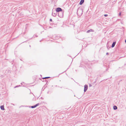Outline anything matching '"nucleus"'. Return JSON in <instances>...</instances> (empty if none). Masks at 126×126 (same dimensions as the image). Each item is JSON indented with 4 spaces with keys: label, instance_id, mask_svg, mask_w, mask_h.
Returning a JSON list of instances; mask_svg holds the SVG:
<instances>
[{
    "label": "nucleus",
    "instance_id": "nucleus-1",
    "mask_svg": "<svg viewBox=\"0 0 126 126\" xmlns=\"http://www.w3.org/2000/svg\"><path fill=\"white\" fill-rule=\"evenodd\" d=\"M64 11H63L58 13V16L62 18L63 17Z\"/></svg>",
    "mask_w": 126,
    "mask_h": 126
},
{
    "label": "nucleus",
    "instance_id": "nucleus-2",
    "mask_svg": "<svg viewBox=\"0 0 126 126\" xmlns=\"http://www.w3.org/2000/svg\"><path fill=\"white\" fill-rule=\"evenodd\" d=\"M63 11L62 9L60 7H58L56 9V12H57L59 13Z\"/></svg>",
    "mask_w": 126,
    "mask_h": 126
},
{
    "label": "nucleus",
    "instance_id": "nucleus-3",
    "mask_svg": "<svg viewBox=\"0 0 126 126\" xmlns=\"http://www.w3.org/2000/svg\"><path fill=\"white\" fill-rule=\"evenodd\" d=\"M80 12L81 13H80V15H80V16L81 15H82V13H83V11L82 10H78V9L77 10V14L78 15V16H79V13H78V12Z\"/></svg>",
    "mask_w": 126,
    "mask_h": 126
},
{
    "label": "nucleus",
    "instance_id": "nucleus-4",
    "mask_svg": "<svg viewBox=\"0 0 126 126\" xmlns=\"http://www.w3.org/2000/svg\"><path fill=\"white\" fill-rule=\"evenodd\" d=\"M88 88V86L86 84L84 86V92H86Z\"/></svg>",
    "mask_w": 126,
    "mask_h": 126
},
{
    "label": "nucleus",
    "instance_id": "nucleus-5",
    "mask_svg": "<svg viewBox=\"0 0 126 126\" xmlns=\"http://www.w3.org/2000/svg\"><path fill=\"white\" fill-rule=\"evenodd\" d=\"M116 43V41L112 43V44L111 46V47L112 48L113 47L115 46Z\"/></svg>",
    "mask_w": 126,
    "mask_h": 126
},
{
    "label": "nucleus",
    "instance_id": "nucleus-6",
    "mask_svg": "<svg viewBox=\"0 0 126 126\" xmlns=\"http://www.w3.org/2000/svg\"><path fill=\"white\" fill-rule=\"evenodd\" d=\"M84 2V0H81L80 1L79 4L80 5H82Z\"/></svg>",
    "mask_w": 126,
    "mask_h": 126
},
{
    "label": "nucleus",
    "instance_id": "nucleus-7",
    "mask_svg": "<svg viewBox=\"0 0 126 126\" xmlns=\"http://www.w3.org/2000/svg\"><path fill=\"white\" fill-rule=\"evenodd\" d=\"M0 108L1 110H5V109L4 108V105H1L0 106Z\"/></svg>",
    "mask_w": 126,
    "mask_h": 126
},
{
    "label": "nucleus",
    "instance_id": "nucleus-8",
    "mask_svg": "<svg viewBox=\"0 0 126 126\" xmlns=\"http://www.w3.org/2000/svg\"><path fill=\"white\" fill-rule=\"evenodd\" d=\"M52 15L53 16L55 17L56 15V13H54V12L52 11Z\"/></svg>",
    "mask_w": 126,
    "mask_h": 126
},
{
    "label": "nucleus",
    "instance_id": "nucleus-9",
    "mask_svg": "<svg viewBox=\"0 0 126 126\" xmlns=\"http://www.w3.org/2000/svg\"><path fill=\"white\" fill-rule=\"evenodd\" d=\"M94 30L92 29L88 30L87 31V33H89L90 32H94Z\"/></svg>",
    "mask_w": 126,
    "mask_h": 126
},
{
    "label": "nucleus",
    "instance_id": "nucleus-10",
    "mask_svg": "<svg viewBox=\"0 0 126 126\" xmlns=\"http://www.w3.org/2000/svg\"><path fill=\"white\" fill-rule=\"evenodd\" d=\"M55 37L56 39H59L60 37L59 36L56 35L55 36Z\"/></svg>",
    "mask_w": 126,
    "mask_h": 126
},
{
    "label": "nucleus",
    "instance_id": "nucleus-11",
    "mask_svg": "<svg viewBox=\"0 0 126 126\" xmlns=\"http://www.w3.org/2000/svg\"><path fill=\"white\" fill-rule=\"evenodd\" d=\"M117 109V107L116 106H113V109L114 110H115Z\"/></svg>",
    "mask_w": 126,
    "mask_h": 126
},
{
    "label": "nucleus",
    "instance_id": "nucleus-12",
    "mask_svg": "<svg viewBox=\"0 0 126 126\" xmlns=\"http://www.w3.org/2000/svg\"><path fill=\"white\" fill-rule=\"evenodd\" d=\"M50 78V77H46L42 78V79H48Z\"/></svg>",
    "mask_w": 126,
    "mask_h": 126
},
{
    "label": "nucleus",
    "instance_id": "nucleus-13",
    "mask_svg": "<svg viewBox=\"0 0 126 126\" xmlns=\"http://www.w3.org/2000/svg\"><path fill=\"white\" fill-rule=\"evenodd\" d=\"M30 107H31V108H35L36 107L35 106V105L33 106H30Z\"/></svg>",
    "mask_w": 126,
    "mask_h": 126
},
{
    "label": "nucleus",
    "instance_id": "nucleus-14",
    "mask_svg": "<svg viewBox=\"0 0 126 126\" xmlns=\"http://www.w3.org/2000/svg\"><path fill=\"white\" fill-rule=\"evenodd\" d=\"M39 103H38L36 105H35V106L36 107L37 106H39Z\"/></svg>",
    "mask_w": 126,
    "mask_h": 126
},
{
    "label": "nucleus",
    "instance_id": "nucleus-15",
    "mask_svg": "<svg viewBox=\"0 0 126 126\" xmlns=\"http://www.w3.org/2000/svg\"><path fill=\"white\" fill-rule=\"evenodd\" d=\"M44 79H43V81H47V83H46V84L47 83L48 81H47V80L45 79V80H44Z\"/></svg>",
    "mask_w": 126,
    "mask_h": 126
},
{
    "label": "nucleus",
    "instance_id": "nucleus-16",
    "mask_svg": "<svg viewBox=\"0 0 126 126\" xmlns=\"http://www.w3.org/2000/svg\"><path fill=\"white\" fill-rule=\"evenodd\" d=\"M104 16L105 17H107V16H108V15L107 14H105L104 15Z\"/></svg>",
    "mask_w": 126,
    "mask_h": 126
},
{
    "label": "nucleus",
    "instance_id": "nucleus-17",
    "mask_svg": "<svg viewBox=\"0 0 126 126\" xmlns=\"http://www.w3.org/2000/svg\"><path fill=\"white\" fill-rule=\"evenodd\" d=\"M121 12H120V13L119 14V16H120L121 15Z\"/></svg>",
    "mask_w": 126,
    "mask_h": 126
},
{
    "label": "nucleus",
    "instance_id": "nucleus-18",
    "mask_svg": "<svg viewBox=\"0 0 126 126\" xmlns=\"http://www.w3.org/2000/svg\"><path fill=\"white\" fill-rule=\"evenodd\" d=\"M107 49H109V48H110V47H109V48H108V46H107Z\"/></svg>",
    "mask_w": 126,
    "mask_h": 126
},
{
    "label": "nucleus",
    "instance_id": "nucleus-19",
    "mask_svg": "<svg viewBox=\"0 0 126 126\" xmlns=\"http://www.w3.org/2000/svg\"><path fill=\"white\" fill-rule=\"evenodd\" d=\"M49 21H52V19L51 18H50L49 20Z\"/></svg>",
    "mask_w": 126,
    "mask_h": 126
},
{
    "label": "nucleus",
    "instance_id": "nucleus-20",
    "mask_svg": "<svg viewBox=\"0 0 126 126\" xmlns=\"http://www.w3.org/2000/svg\"><path fill=\"white\" fill-rule=\"evenodd\" d=\"M18 87V85H17V86H15L14 87V88H16V87Z\"/></svg>",
    "mask_w": 126,
    "mask_h": 126
},
{
    "label": "nucleus",
    "instance_id": "nucleus-21",
    "mask_svg": "<svg viewBox=\"0 0 126 126\" xmlns=\"http://www.w3.org/2000/svg\"><path fill=\"white\" fill-rule=\"evenodd\" d=\"M109 53L108 52H107L106 53V55H109Z\"/></svg>",
    "mask_w": 126,
    "mask_h": 126
},
{
    "label": "nucleus",
    "instance_id": "nucleus-22",
    "mask_svg": "<svg viewBox=\"0 0 126 126\" xmlns=\"http://www.w3.org/2000/svg\"><path fill=\"white\" fill-rule=\"evenodd\" d=\"M92 86V85L91 84H89V87H91Z\"/></svg>",
    "mask_w": 126,
    "mask_h": 126
},
{
    "label": "nucleus",
    "instance_id": "nucleus-23",
    "mask_svg": "<svg viewBox=\"0 0 126 126\" xmlns=\"http://www.w3.org/2000/svg\"><path fill=\"white\" fill-rule=\"evenodd\" d=\"M53 23H51L50 24V25H53Z\"/></svg>",
    "mask_w": 126,
    "mask_h": 126
},
{
    "label": "nucleus",
    "instance_id": "nucleus-24",
    "mask_svg": "<svg viewBox=\"0 0 126 126\" xmlns=\"http://www.w3.org/2000/svg\"><path fill=\"white\" fill-rule=\"evenodd\" d=\"M41 98L42 99H44L42 97H41Z\"/></svg>",
    "mask_w": 126,
    "mask_h": 126
},
{
    "label": "nucleus",
    "instance_id": "nucleus-25",
    "mask_svg": "<svg viewBox=\"0 0 126 126\" xmlns=\"http://www.w3.org/2000/svg\"><path fill=\"white\" fill-rule=\"evenodd\" d=\"M35 36L36 37H38V36L37 35H35Z\"/></svg>",
    "mask_w": 126,
    "mask_h": 126
},
{
    "label": "nucleus",
    "instance_id": "nucleus-26",
    "mask_svg": "<svg viewBox=\"0 0 126 126\" xmlns=\"http://www.w3.org/2000/svg\"><path fill=\"white\" fill-rule=\"evenodd\" d=\"M125 43H126V39L125 40Z\"/></svg>",
    "mask_w": 126,
    "mask_h": 126
},
{
    "label": "nucleus",
    "instance_id": "nucleus-27",
    "mask_svg": "<svg viewBox=\"0 0 126 126\" xmlns=\"http://www.w3.org/2000/svg\"><path fill=\"white\" fill-rule=\"evenodd\" d=\"M18 87H19L21 86L20 85H18Z\"/></svg>",
    "mask_w": 126,
    "mask_h": 126
},
{
    "label": "nucleus",
    "instance_id": "nucleus-28",
    "mask_svg": "<svg viewBox=\"0 0 126 126\" xmlns=\"http://www.w3.org/2000/svg\"><path fill=\"white\" fill-rule=\"evenodd\" d=\"M108 70V68H107V69H106V70L107 71V70Z\"/></svg>",
    "mask_w": 126,
    "mask_h": 126
},
{
    "label": "nucleus",
    "instance_id": "nucleus-29",
    "mask_svg": "<svg viewBox=\"0 0 126 126\" xmlns=\"http://www.w3.org/2000/svg\"><path fill=\"white\" fill-rule=\"evenodd\" d=\"M29 46H30V47H31V45H30Z\"/></svg>",
    "mask_w": 126,
    "mask_h": 126
},
{
    "label": "nucleus",
    "instance_id": "nucleus-30",
    "mask_svg": "<svg viewBox=\"0 0 126 126\" xmlns=\"http://www.w3.org/2000/svg\"><path fill=\"white\" fill-rule=\"evenodd\" d=\"M41 76H42V75H40Z\"/></svg>",
    "mask_w": 126,
    "mask_h": 126
},
{
    "label": "nucleus",
    "instance_id": "nucleus-31",
    "mask_svg": "<svg viewBox=\"0 0 126 126\" xmlns=\"http://www.w3.org/2000/svg\"><path fill=\"white\" fill-rule=\"evenodd\" d=\"M6 71H7V70H6Z\"/></svg>",
    "mask_w": 126,
    "mask_h": 126
},
{
    "label": "nucleus",
    "instance_id": "nucleus-32",
    "mask_svg": "<svg viewBox=\"0 0 126 126\" xmlns=\"http://www.w3.org/2000/svg\"><path fill=\"white\" fill-rule=\"evenodd\" d=\"M21 84H22V83H21Z\"/></svg>",
    "mask_w": 126,
    "mask_h": 126
}]
</instances>
